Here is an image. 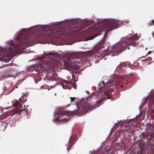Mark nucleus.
<instances>
[{"label": "nucleus", "mask_w": 154, "mask_h": 154, "mask_svg": "<svg viewBox=\"0 0 154 154\" xmlns=\"http://www.w3.org/2000/svg\"><path fill=\"white\" fill-rule=\"evenodd\" d=\"M59 28L53 30L51 26H46L43 29V31L39 34L38 28L34 27L24 29L20 32L15 41H10L6 48H0V60L3 61V57H6L10 54L17 53L18 51L25 49L24 46L35 41L46 42L57 36L63 38V23Z\"/></svg>", "instance_id": "obj_1"}, {"label": "nucleus", "mask_w": 154, "mask_h": 154, "mask_svg": "<svg viewBox=\"0 0 154 154\" xmlns=\"http://www.w3.org/2000/svg\"><path fill=\"white\" fill-rule=\"evenodd\" d=\"M111 88L106 89L104 91L99 94V96L100 97V99L99 100L98 103H100L101 101L106 100L107 99L110 98V94H111V91L109 90Z\"/></svg>", "instance_id": "obj_8"}, {"label": "nucleus", "mask_w": 154, "mask_h": 154, "mask_svg": "<svg viewBox=\"0 0 154 154\" xmlns=\"http://www.w3.org/2000/svg\"><path fill=\"white\" fill-rule=\"evenodd\" d=\"M100 35V34H98V35H94V36H92L90 38H88L87 39V40H90L92 39H93L95 37L97 36H98V35Z\"/></svg>", "instance_id": "obj_14"}, {"label": "nucleus", "mask_w": 154, "mask_h": 154, "mask_svg": "<svg viewBox=\"0 0 154 154\" xmlns=\"http://www.w3.org/2000/svg\"><path fill=\"white\" fill-rule=\"evenodd\" d=\"M70 84L66 81H64V82L62 84V86L64 89L70 88Z\"/></svg>", "instance_id": "obj_10"}, {"label": "nucleus", "mask_w": 154, "mask_h": 154, "mask_svg": "<svg viewBox=\"0 0 154 154\" xmlns=\"http://www.w3.org/2000/svg\"><path fill=\"white\" fill-rule=\"evenodd\" d=\"M23 97V96H22L21 98L19 99V101H16L14 103L15 106V109H14V110L17 113L22 112L23 113H26L27 112L26 108L25 107L24 108H23L21 103H22L21 100Z\"/></svg>", "instance_id": "obj_6"}, {"label": "nucleus", "mask_w": 154, "mask_h": 154, "mask_svg": "<svg viewBox=\"0 0 154 154\" xmlns=\"http://www.w3.org/2000/svg\"><path fill=\"white\" fill-rule=\"evenodd\" d=\"M136 64H137V65H138V64H139V63H136Z\"/></svg>", "instance_id": "obj_24"}, {"label": "nucleus", "mask_w": 154, "mask_h": 154, "mask_svg": "<svg viewBox=\"0 0 154 154\" xmlns=\"http://www.w3.org/2000/svg\"><path fill=\"white\" fill-rule=\"evenodd\" d=\"M137 34H135L134 35L131 34H129L125 38L124 41L117 43L114 46L109 49L107 51V53L110 54L111 56H114L124 49H129L128 45L135 46L136 44V41L137 39Z\"/></svg>", "instance_id": "obj_3"}, {"label": "nucleus", "mask_w": 154, "mask_h": 154, "mask_svg": "<svg viewBox=\"0 0 154 154\" xmlns=\"http://www.w3.org/2000/svg\"><path fill=\"white\" fill-rule=\"evenodd\" d=\"M147 25L148 26H150L151 25H154V20L150 21L149 23H147Z\"/></svg>", "instance_id": "obj_12"}, {"label": "nucleus", "mask_w": 154, "mask_h": 154, "mask_svg": "<svg viewBox=\"0 0 154 154\" xmlns=\"http://www.w3.org/2000/svg\"><path fill=\"white\" fill-rule=\"evenodd\" d=\"M72 22V21L68 22L66 24H70Z\"/></svg>", "instance_id": "obj_18"}, {"label": "nucleus", "mask_w": 154, "mask_h": 154, "mask_svg": "<svg viewBox=\"0 0 154 154\" xmlns=\"http://www.w3.org/2000/svg\"><path fill=\"white\" fill-rule=\"evenodd\" d=\"M142 57H143V58H145V57H142Z\"/></svg>", "instance_id": "obj_27"}, {"label": "nucleus", "mask_w": 154, "mask_h": 154, "mask_svg": "<svg viewBox=\"0 0 154 154\" xmlns=\"http://www.w3.org/2000/svg\"><path fill=\"white\" fill-rule=\"evenodd\" d=\"M124 67H125V66H121V69H124Z\"/></svg>", "instance_id": "obj_19"}, {"label": "nucleus", "mask_w": 154, "mask_h": 154, "mask_svg": "<svg viewBox=\"0 0 154 154\" xmlns=\"http://www.w3.org/2000/svg\"><path fill=\"white\" fill-rule=\"evenodd\" d=\"M98 102H97V105L96 106H99V105H98Z\"/></svg>", "instance_id": "obj_22"}, {"label": "nucleus", "mask_w": 154, "mask_h": 154, "mask_svg": "<svg viewBox=\"0 0 154 154\" xmlns=\"http://www.w3.org/2000/svg\"><path fill=\"white\" fill-rule=\"evenodd\" d=\"M151 51H149L148 52V54H150L151 53Z\"/></svg>", "instance_id": "obj_23"}, {"label": "nucleus", "mask_w": 154, "mask_h": 154, "mask_svg": "<svg viewBox=\"0 0 154 154\" xmlns=\"http://www.w3.org/2000/svg\"><path fill=\"white\" fill-rule=\"evenodd\" d=\"M150 63H150H148V64H149Z\"/></svg>", "instance_id": "obj_26"}, {"label": "nucleus", "mask_w": 154, "mask_h": 154, "mask_svg": "<svg viewBox=\"0 0 154 154\" xmlns=\"http://www.w3.org/2000/svg\"><path fill=\"white\" fill-rule=\"evenodd\" d=\"M71 146V145L70 142H69V143L68 144V146L67 148V149L68 151L71 148V147H70V146Z\"/></svg>", "instance_id": "obj_15"}, {"label": "nucleus", "mask_w": 154, "mask_h": 154, "mask_svg": "<svg viewBox=\"0 0 154 154\" xmlns=\"http://www.w3.org/2000/svg\"><path fill=\"white\" fill-rule=\"evenodd\" d=\"M69 111H64L62 110H60L59 111V113L60 116L57 117V119L58 121H62L64 122H66L68 121L69 118L68 116L67 118H64V116L66 115L69 114Z\"/></svg>", "instance_id": "obj_9"}, {"label": "nucleus", "mask_w": 154, "mask_h": 154, "mask_svg": "<svg viewBox=\"0 0 154 154\" xmlns=\"http://www.w3.org/2000/svg\"><path fill=\"white\" fill-rule=\"evenodd\" d=\"M120 24V22L115 20L110 19L108 20L103 25L102 28L106 29L105 33L111 31L112 29L116 28Z\"/></svg>", "instance_id": "obj_5"}, {"label": "nucleus", "mask_w": 154, "mask_h": 154, "mask_svg": "<svg viewBox=\"0 0 154 154\" xmlns=\"http://www.w3.org/2000/svg\"><path fill=\"white\" fill-rule=\"evenodd\" d=\"M150 104H153L154 103V94L152 95V97H151V99L149 101Z\"/></svg>", "instance_id": "obj_11"}, {"label": "nucleus", "mask_w": 154, "mask_h": 154, "mask_svg": "<svg viewBox=\"0 0 154 154\" xmlns=\"http://www.w3.org/2000/svg\"><path fill=\"white\" fill-rule=\"evenodd\" d=\"M70 99H71V101L72 102L73 101H75V97H70Z\"/></svg>", "instance_id": "obj_17"}, {"label": "nucleus", "mask_w": 154, "mask_h": 154, "mask_svg": "<svg viewBox=\"0 0 154 154\" xmlns=\"http://www.w3.org/2000/svg\"><path fill=\"white\" fill-rule=\"evenodd\" d=\"M92 154H103V153L102 152H98L93 153Z\"/></svg>", "instance_id": "obj_16"}, {"label": "nucleus", "mask_w": 154, "mask_h": 154, "mask_svg": "<svg viewBox=\"0 0 154 154\" xmlns=\"http://www.w3.org/2000/svg\"><path fill=\"white\" fill-rule=\"evenodd\" d=\"M123 87V85H121V87Z\"/></svg>", "instance_id": "obj_25"}, {"label": "nucleus", "mask_w": 154, "mask_h": 154, "mask_svg": "<svg viewBox=\"0 0 154 154\" xmlns=\"http://www.w3.org/2000/svg\"><path fill=\"white\" fill-rule=\"evenodd\" d=\"M103 42L97 45L92 50L85 53H72L67 54L66 60L58 58L57 55L52 53H48L47 57L42 60V64L43 67L52 68L55 66L60 67L62 69L71 68L76 64V60L83 58L84 57H90L95 54L103 47Z\"/></svg>", "instance_id": "obj_2"}, {"label": "nucleus", "mask_w": 154, "mask_h": 154, "mask_svg": "<svg viewBox=\"0 0 154 154\" xmlns=\"http://www.w3.org/2000/svg\"><path fill=\"white\" fill-rule=\"evenodd\" d=\"M148 59L149 60H152V58L151 57H149L148 58Z\"/></svg>", "instance_id": "obj_21"}, {"label": "nucleus", "mask_w": 154, "mask_h": 154, "mask_svg": "<svg viewBox=\"0 0 154 154\" xmlns=\"http://www.w3.org/2000/svg\"><path fill=\"white\" fill-rule=\"evenodd\" d=\"M6 89V87H4L3 88V89L4 90H5Z\"/></svg>", "instance_id": "obj_20"}, {"label": "nucleus", "mask_w": 154, "mask_h": 154, "mask_svg": "<svg viewBox=\"0 0 154 154\" xmlns=\"http://www.w3.org/2000/svg\"><path fill=\"white\" fill-rule=\"evenodd\" d=\"M118 81L117 80L115 79H114L113 80H109L106 83H105L104 81H103L102 82H100L98 84V85L99 86H101L100 89H102L103 88H105L106 89L107 88L111 87V86L115 85Z\"/></svg>", "instance_id": "obj_7"}, {"label": "nucleus", "mask_w": 154, "mask_h": 154, "mask_svg": "<svg viewBox=\"0 0 154 154\" xmlns=\"http://www.w3.org/2000/svg\"><path fill=\"white\" fill-rule=\"evenodd\" d=\"M78 108V110H75L72 112L74 114L81 115L91 109L92 107L90 105V103H88V100L85 101H82L79 102Z\"/></svg>", "instance_id": "obj_4"}, {"label": "nucleus", "mask_w": 154, "mask_h": 154, "mask_svg": "<svg viewBox=\"0 0 154 154\" xmlns=\"http://www.w3.org/2000/svg\"><path fill=\"white\" fill-rule=\"evenodd\" d=\"M121 82L123 83L124 84H128L129 83V82L125 79H122Z\"/></svg>", "instance_id": "obj_13"}, {"label": "nucleus", "mask_w": 154, "mask_h": 154, "mask_svg": "<svg viewBox=\"0 0 154 154\" xmlns=\"http://www.w3.org/2000/svg\"><path fill=\"white\" fill-rule=\"evenodd\" d=\"M26 100H27L26 99V100H25V101H26Z\"/></svg>", "instance_id": "obj_28"}]
</instances>
